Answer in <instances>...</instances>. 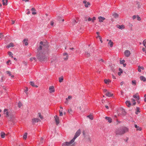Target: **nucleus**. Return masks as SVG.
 Returning a JSON list of instances; mask_svg holds the SVG:
<instances>
[{"label": "nucleus", "instance_id": "obj_1", "mask_svg": "<svg viewBox=\"0 0 146 146\" xmlns=\"http://www.w3.org/2000/svg\"><path fill=\"white\" fill-rule=\"evenodd\" d=\"M48 45L46 43L41 41L40 42L39 47L38 49L37 58L40 61H45L46 60V58L44 56V54L47 52Z\"/></svg>", "mask_w": 146, "mask_h": 146}, {"label": "nucleus", "instance_id": "obj_2", "mask_svg": "<svg viewBox=\"0 0 146 146\" xmlns=\"http://www.w3.org/2000/svg\"><path fill=\"white\" fill-rule=\"evenodd\" d=\"M81 131L78 129L75 133L73 138L69 142H66L63 143L62 144V146H74L75 142H74L76 139L78 137L80 134Z\"/></svg>", "mask_w": 146, "mask_h": 146}, {"label": "nucleus", "instance_id": "obj_3", "mask_svg": "<svg viewBox=\"0 0 146 146\" xmlns=\"http://www.w3.org/2000/svg\"><path fill=\"white\" fill-rule=\"evenodd\" d=\"M4 114L5 115V116L6 117H9L10 116V118L11 119L12 118H14V116L13 115H10L9 112L8 111L7 109H5L3 111Z\"/></svg>", "mask_w": 146, "mask_h": 146}, {"label": "nucleus", "instance_id": "obj_4", "mask_svg": "<svg viewBox=\"0 0 146 146\" xmlns=\"http://www.w3.org/2000/svg\"><path fill=\"white\" fill-rule=\"evenodd\" d=\"M116 134L117 135H121L123 134L122 129H118L115 132Z\"/></svg>", "mask_w": 146, "mask_h": 146}, {"label": "nucleus", "instance_id": "obj_5", "mask_svg": "<svg viewBox=\"0 0 146 146\" xmlns=\"http://www.w3.org/2000/svg\"><path fill=\"white\" fill-rule=\"evenodd\" d=\"M49 92L50 93L54 92H55V89L54 86H50L49 87Z\"/></svg>", "mask_w": 146, "mask_h": 146}, {"label": "nucleus", "instance_id": "obj_6", "mask_svg": "<svg viewBox=\"0 0 146 146\" xmlns=\"http://www.w3.org/2000/svg\"><path fill=\"white\" fill-rule=\"evenodd\" d=\"M54 118L56 125H58L59 123V117L56 115L54 117Z\"/></svg>", "mask_w": 146, "mask_h": 146}, {"label": "nucleus", "instance_id": "obj_7", "mask_svg": "<svg viewBox=\"0 0 146 146\" xmlns=\"http://www.w3.org/2000/svg\"><path fill=\"white\" fill-rule=\"evenodd\" d=\"M124 54L126 57H128L130 56V52L129 50H127L125 51Z\"/></svg>", "mask_w": 146, "mask_h": 146}, {"label": "nucleus", "instance_id": "obj_8", "mask_svg": "<svg viewBox=\"0 0 146 146\" xmlns=\"http://www.w3.org/2000/svg\"><path fill=\"white\" fill-rule=\"evenodd\" d=\"M122 129L124 134L128 132L129 131V129L127 127H124Z\"/></svg>", "mask_w": 146, "mask_h": 146}, {"label": "nucleus", "instance_id": "obj_9", "mask_svg": "<svg viewBox=\"0 0 146 146\" xmlns=\"http://www.w3.org/2000/svg\"><path fill=\"white\" fill-rule=\"evenodd\" d=\"M98 19H99V22H103V21L105 19V18L104 17L100 16L98 17Z\"/></svg>", "mask_w": 146, "mask_h": 146}, {"label": "nucleus", "instance_id": "obj_10", "mask_svg": "<svg viewBox=\"0 0 146 146\" xmlns=\"http://www.w3.org/2000/svg\"><path fill=\"white\" fill-rule=\"evenodd\" d=\"M106 96L108 97L112 96L113 95V94H111L109 92H107L105 94Z\"/></svg>", "mask_w": 146, "mask_h": 146}, {"label": "nucleus", "instance_id": "obj_11", "mask_svg": "<svg viewBox=\"0 0 146 146\" xmlns=\"http://www.w3.org/2000/svg\"><path fill=\"white\" fill-rule=\"evenodd\" d=\"M83 3L85 4V6L86 7H88V6L90 5V3L89 2H87L86 1H84Z\"/></svg>", "mask_w": 146, "mask_h": 146}, {"label": "nucleus", "instance_id": "obj_12", "mask_svg": "<svg viewBox=\"0 0 146 146\" xmlns=\"http://www.w3.org/2000/svg\"><path fill=\"white\" fill-rule=\"evenodd\" d=\"M40 120L38 118H34L32 119V122L33 124H35L36 122H38Z\"/></svg>", "mask_w": 146, "mask_h": 146}, {"label": "nucleus", "instance_id": "obj_13", "mask_svg": "<svg viewBox=\"0 0 146 146\" xmlns=\"http://www.w3.org/2000/svg\"><path fill=\"white\" fill-rule=\"evenodd\" d=\"M105 118L110 123L112 122V119L110 117H105Z\"/></svg>", "mask_w": 146, "mask_h": 146}, {"label": "nucleus", "instance_id": "obj_14", "mask_svg": "<svg viewBox=\"0 0 146 146\" xmlns=\"http://www.w3.org/2000/svg\"><path fill=\"white\" fill-rule=\"evenodd\" d=\"M112 16L115 18H117L118 17L119 15L117 13L114 12L112 14Z\"/></svg>", "mask_w": 146, "mask_h": 146}, {"label": "nucleus", "instance_id": "obj_15", "mask_svg": "<svg viewBox=\"0 0 146 146\" xmlns=\"http://www.w3.org/2000/svg\"><path fill=\"white\" fill-rule=\"evenodd\" d=\"M135 127L136 128V130L137 131H141L142 130V128L140 127L139 126H138L136 124L135 125Z\"/></svg>", "mask_w": 146, "mask_h": 146}, {"label": "nucleus", "instance_id": "obj_16", "mask_svg": "<svg viewBox=\"0 0 146 146\" xmlns=\"http://www.w3.org/2000/svg\"><path fill=\"white\" fill-rule=\"evenodd\" d=\"M5 0H2L3 4V5H6L8 2V0H5Z\"/></svg>", "mask_w": 146, "mask_h": 146}, {"label": "nucleus", "instance_id": "obj_17", "mask_svg": "<svg viewBox=\"0 0 146 146\" xmlns=\"http://www.w3.org/2000/svg\"><path fill=\"white\" fill-rule=\"evenodd\" d=\"M14 46L13 44L12 43H11L8 45L6 47L7 48H9L10 47H13Z\"/></svg>", "mask_w": 146, "mask_h": 146}, {"label": "nucleus", "instance_id": "obj_18", "mask_svg": "<svg viewBox=\"0 0 146 146\" xmlns=\"http://www.w3.org/2000/svg\"><path fill=\"white\" fill-rule=\"evenodd\" d=\"M30 84L32 86L34 87H35L36 88L38 87V86L36 85H35L34 83L33 82H30Z\"/></svg>", "mask_w": 146, "mask_h": 146}, {"label": "nucleus", "instance_id": "obj_19", "mask_svg": "<svg viewBox=\"0 0 146 146\" xmlns=\"http://www.w3.org/2000/svg\"><path fill=\"white\" fill-rule=\"evenodd\" d=\"M108 44H109L110 45V47H111L113 46V43L111 41V40H110Z\"/></svg>", "mask_w": 146, "mask_h": 146}, {"label": "nucleus", "instance_id": "obj_20", "mask_svg": "<svg viewBox=\"0 0 146 146\" xmlns=\"http://www.w3.org/2000/svg\"><path fill=\"white\" fill-rule=\"evenodd\" d=\"M31 10L32 11V14L33 15H35L36 14V12H35L36 10L34 8H33Z\"/></svg>", "mask_w": 146, "mask_h": 146}, {"label": "nucleus", "instance_id": "obj_21", "mask_svg": "<svg viewBox=\"0 0 146 146\" xmlns=\"http://www.w3.org/2000/svg\"><path fill=\"white\" fill-rule=\"evenodd\" d=\"M117 27L119 28V29H122L124 28V25H117Z\"/></svg>", "mask_w": 146, "mask_h": 146}, {"label": "nucleus", "instance_id": "obj_22", "mask_svg": "<svg viewBox=\"0 0 146 146\" xmlns=\"http://www.w3.org/2000/svg\"><path fill=\"white\" fill-rule=\"evenodd\" d=\"M140 79L141 80H143L144 82H145L146 81V78L143 76H140Z\"/></svg>", "mask_w": 146, "mask_h": 146}, {"label": "nucleus", "instance_id": "obj_23", "mask_svg": "<svg viewBox=\"0 0 146 146\" xmlns=\"http://www.w3.org/2000/svg\"><path fill=\"white\" fill-rule=\"evenodd\" d=\"M28 40L27 39H24L23 40V42L25 46H27L28 45V43L27 42Z\"/></svg>", "mask_w": 146, "mask_h": 146}, {"label": "nucleus", "instance_id": "obj_24", "mask_svg": "<svg viewBox=\"0 0 146 146\" xmlns=\"http://www.w3.org/2000/svg\"><path fill=\"white\" fill-rule=\"evenodd\" d=\"M104 82L105 84H108L110 82V80L109 79L108 80L105 79L104 80Z\"/></svg>", "mask_w": 146, "mask_h": 146}, {"label": "nucleus", "instance_id": "obj_25", "mask_svg": "<svg viewBox=\"0 0 146 146\" xmlns=\"http://www.w3.org/2000/svg\"><path fill=\"white\" fill-rule=\"evenodd\" d=\"M125 103L127 105V106L128 107H129L131 106V103L129 101H126L125 102Z\"/></svg>", "mask_w": 146, "mask_h": 146}, {"label": "nucleus", "instance_id": "obj_26", "mask_svg": "<svg viewBox=\"0 0 146 146\" xmlns=\"http://www.w3.org/2000/svg\"><path fill=\"white\" fill-rule=\"evenodd\" d=\"M63 77L61 76L59 78V81L60 82H61L63 81Z\"/></svg>", "mask_w": 146, "mask_h": 146}, {"label": "nucleus", "instance_id": "obj_27", "mask_svg": "<svg viewBox=\"0 0 146 146\" xmlns=\"http://www.w3.org/2000/svg\"><path fill=\"white\" fill-rule=\"evenodd\" d=\"M7 76L10 77V78H13L14 77V75L12 74H7Z\"/></svg>", "mask_w": 146, "mask_h": 146}, {"label": "nucleus", "instance_id": "obj_28", "mask_svg": "<svg viewBox=\"0 0 146 146\" xmlns=\"http://www.w3.org/2000/svg\"><path fill=\"white\" fill-rule=\"evenodd\" d=\"M5 134L3 132H1V136L2 138H4L5 137Z\"/></svg>", "mask_w": 146, "mask_h": 146}, {"label": "nucleus", "instance_id": "obj_29", "mask_svg": "<svg viewBox=\"0 0 146 146\" xmlns=\"http://www.w3.org/2000/svg\"><path fill=\"white\" fill-rule=\"evenodd\" d=\"M27 133H25V134L23 135V138L24 139H27Z\"/></svg>", "mask_w": 146, "mask_h": 146}, {"label": "nucleus", "instance_id": "obj_30", "mask_svg": "<svg viewBox=\"0 0 146 146\" xmlns=\"http://www.w3.org/2000/svg\"><path fill=\"white\" fill-rule=\"evenodd\" d=\"M87 117L89 118L91 120H92L93 119V116L91 115L87 116Z\"/></svg>", "mask_w": 146, "mask_h": 146}, {"label": "nucleus", "instance_id": "obj_31", "mask_svg": "<svg viewBox=\"0 0 146 146\" xmlns=\"http://www.w3.org/2000/svg\"><path fill=\"white\" fill-rule=\"evenodd\" d=\"M85 55L87 57H88L90 56V53H88V52H86L85 53Z\"/></svg>", "mask_w": 146, "mask_h": 146}, {"label": "nucleus", "instance_id": "obj_32", "mask_svg": "<svg viewBox=\"0 0 146 146\" xmlns=\"http://www.w3.org/2000/svg\"><path fill=\"white\" fill-rule=\"evenodd\" d=\"M8 54L12 58L13 57V54L11 52H8Z\"/></svg>", "mask_w": 146, "mask_h": 146}, {"label": "nucleus", "instance_id": "obj_33", "mask_svg": "<svg viewBox=\"0 0 146 146\" xmlns=\"http://www.w3.org/2000/svg\"><path fill=\"white\" fill-rule=\"evenodd\" d=\"M143 45L145 46L146 48V39L144 40L143 42Z\"/></svg>", "mask_w": 146, "mask_h": 146}, {"label": "nucleus", "instance_id": "obj_34", "mask_svg": "<svg viewBox=\"0 0 146 146\" xmlns=\"http://www.w3.org/2000/svg\"><path fill=\"white\" fill-rule=\"evenodd\" d=\"M132 84L133 85H134V86L135 85H136V81L135 80H132Z\"/></svg>", "mask_w": 146, "mask_h": 146}, {"label": "nucleus", "instance_id": "obj_35", "mask_svg": "<svg viewBox=\"0 0 146 146\" xmlns=\"http://www.w3.org/2000/svg\"><path fill=\"white\" fill-rule=\"evenodd\" d=\"M87 140V141L89 142H91V139L89 136H88Z\"/></svg>", "mask_w": 146, "mask_h": 146}, {"label": "nucleus", "instance_id": "obj_36", "mask_svg": "<svg viewBox=\"0 0 146 146\" xmlns=\"http://www.w3.org/2000/svg\"><path fill=\"white\" fill-rule=\"evenodd\" d=\"M121 111L122 112V114L123 115H125L126 114V112H125V110L123 109H121Z\"/></svg>", "mask_w": 146, "mask_h": 146}, {"label": "nucleus", "instance_id": "obj_37", "mask_svg": "<svg viewBox=\"0 0 146 146\" xmlns=\"http://www.w3.org/2000/svg\"><path fill=\"white\" fill-rule=\"evenodd\" d=\"M139 112V108H137L136 109V111L135 112V113L137 114H138V113Z\"/></svg>", "mask_w": 146, "mask_h": 146}, {"label": "nucleus", "instance_id": "obj_38", "mask_svg": "<svg viewBox=\"0 0 146 146\" xmlns=\"http://www.w3.org/2000/svg\"><path fill=\"white\" fill-rule=\"evenodd\" d=\"M38 114L39 115V117L41 119H43V117L41 115L40 113H38Z\"/></svg>", "mask_w": 146, "mask_h": 146}, {"label": "nucleus", "instance_id": "obj_39", "mask_svg": "<svg viewBox=\"0 0 146 146\" xmlns=\"http://www.w3.org/2000/svg\"><path fill=\"white\" fill-rule=\"evenodd\" d=\"M22 105L21 103L19 102L18 103V106L19 108H20L21 107V106H22Z\"/></svg>", "mask_w": 146, "mask_h": 146}, {"label": "nucleus", "instance_id": "obj_40", "mask_svg": "<svg viewBox=\"0 0 146 146\" xmlns=\"http://www.w3.org/2000/svg\"><path fill=\"white\" fill-rule=\"evenodd\" d=\"M135 100L134 99H132V102H133V105H135L136 104V102H135Z\"/></svg>", "mask_w": 146, "mask_h": 146}, {"label": "nucleus", "instance_id": "obj_41", "mask_svg": "<svg viewBox=\"0 0 146 146\" xmlns=\"http://www.w3.org/2000/svg\"><path fill=\"white\" fill-rule=\"evenodd\" d=\"M62 111V110H60L59 111L60 116H62L63 115V113Z\"/></svg>", "mask_w": 146, "mask_h": 146}, {"label": "nucleus", "instance_id": "obj_42", "mask_svg": "<svg viewBox=\"0 0 146 146\" xmlns=\"http://www.w3.org/2000/svg\"><path fill=\"white\" fill-rule=\"evenodd\" d=\"M28 90V88L26 87V89L25 90L24 92L26 93V94H27V92Z\"/></svg>", "mask_w": 146, "mask_h": 146}, {"label": "nucleus", "instance_id": "obj_43", "mask_svg": "<svg viewBox=\"0 0 146 146\" xmlns=\"http://www.w3.org/2000/svg\"><path fill=\"white\" fill-rule=\"evenodd\" d=\"M77 22L74 19L72 21V24L73 25H74Z\"/></svg>", "mask_w": 146, "mask_h": 146}, {"label": "nucleus", "instance_id": "obj_44", "mask_svg": "<svg viewBox=\"0 0 146 146\" xmlns=\"http://www.w3.org/2000/svg\"><path fill=\"white\" fill-rule=\"evenodd\" d=\"M137 7L138 8H140V6H141V5L139 4V3L138 2H137Z\"/></svg>", "mask_w": 146, "mask_h": 146}, {"label": "nucleus", "instance_id": "obj_45", "mask_svg": "<svg viewBox=\"0 0 146 146\" xmlns=\"http://www.w3.org/2000/svg\"><path fill=\"white\" fill-rule=\"evenodd\" d=\"M119 70L120 72H119L118 73H122V70L120 68H119Z\"/></svg>", "mask_w": 146, "mask_h": 146}, {"label": "nucleus", "instance_id": "obj_46", "mask_svg": "<svg viewBox=\"0 0 146 146\" xmlns=\"http://www.w3.org/2000/svg\"><path fill=\"white\" fill-rule=\"evenodd\" d=\"M43 143V139L41 137L40 139V144H42Z\"/></svg>", "mask_w": 146, "mask_h": 146}, {"label": "nucleus", "instance_id": "obj_47", "mask_svg": "<svg viewBox=\"0 0 146 146\" xmlns=\"http://www.w3.org/2000/svg\"><path fill=\"white\" fill-rule=\"evenodd\" d=\"M72 98V96H68V98L66 99V100L68 101V99H71Z\"/></svg>", "mask_w": 146, "mask_h": 146}, {"label": "nucleus", "instance_id": "obj_48", "mask_svg": "<svg viewBox=\"0 0 146 146\" xmlns=\"http://www.w3.org/2000/svg\"><path fill=\"white\" fill-rule=\"evenodd\" d=\"M137 20H139V21H140L141 19L140 18V17L138 15H137Z\"/></svg>", "mask_w": 146, "mask_h": 146}, {"label": "nucleus", "instance_id": "obj_49", "mask_svg": "<svg viewBox=\"0 0 146 146\" xmlns=\"http://www.w3.org/2000/svg\"><path fill=\"white\" fill-rule=\"evenodd\" d=\"M30 59L31 61H32L33 60H35L36 58L35 57H33L30 58Z\"/></svg>", "mask_w": 146, "mask_h": 146}, {"label": "nucleus", "instance_id": "obj_50", "mask_svg": "<svg viewBox=\"0 0 146 146\" xmlns=\"http://www.w3.org/2000/svg\"><path fill=\"white\" fill-rule=\"evenodd\" d=\"M138 71L139 72H141V68H140V66H138Z\"/></svg>", "mask_w": 146, "mask_h": 146}, {"label": "nucleus", "instance_id": "obj_51", "mask_svg": "<svg viewBox=\"0 0 146 146\" xmlns=\"http://www.w3.org/2000/svg\"><path fill=\"white\" fill-rule=\"evenodd\" d=\"M125 62V60H122L120 61V63L121 64H123Z\"/></svg>", "mask_w": 146, "mask_h": 146}, {"label": "nucleus", "instance_id": "obj_52", "mask_svg": "<svg viewBox=\"0 0 146 146\" xmlns=\"http://www.w3.org/2000/svg\"><path fill=\"white\" fill-rule=\"evenodd\" d=\"M68 112L72 114V111L71 110H68Z\"/></svg>", "mask_w": 146, "mask_h": 146}, {"label": "nucleus", "instance_id": "obj_53", "mask_svg": "<svg viewBox=\"0 0 146 146\" xmlns=\"http://www.w3.org/2000/svg\"><path fill=\"white\" fill-rule=\"evenodd\" d=\"M96 20V18L95 17H94L92 19V22H94V21Z\"/></svg>", "mask_w": 146, "mask_h": 146}, {"label": "nucleus", "instance_id": "obj_54", "mask_svg": "<svg viewBox=\"0 0 146 146\" xmlns=\"http://www.w3.org/2000/svg\"><path fill=\"white\" fill-rule=\"evenodd\" d=\"M144 97L145 98L144 101L145 102H146V94H145Z\"/></svg>", "mask_w": 146, "mask_h": 146}, {"label": "nucleus", "instance_id": "obj_55", "mask_svg": "<svg viewBox=\"0 0 146 146\" xmlns=\"http://www.w3.org/2000/svg\"><path fill=\"white\" fill-rule=\"evenodd\" d=\"M3 35L2 33H0V38H2V37H3Z\"/></svg>", "mask_w": 146, "mask_h": 146}, {"label": "nucleus", "instance_id": "obj_56", "mask_svg": "<svg viewBox=\"0 0 146 146\" xmlns=\"http://www.w3.org/2000/svg\"><path fill=\"white\" fill-rule=\"evenodd\" d=\"M103 91L104 92H105L106 93L108 92L107 90L106 89H104Z\"/></svg>", "mask_w": 146, "mask_h": 146}, {"label": "nucleus", "instance_id": "obj_57", "mask_svg": "<svg viewBox=\"0 0 146 146\" xmlns=\"http://www.w3.org/2000/svg\"><path fill=\"white\" fill-rule=\"evenodd\" d=\"M112 78L113 79H116V76H115V75H112Z\"/></svg>", "mask_w": 146, "mask_h": 146}, {"label": "nucleus", "instance_id": "obj_58", "mask_svg": "<svg viewBox=\"0 0 146 146\" xmlns=\"http://www.w3.org/2000/svg\"><path fill=\"white\" fill-rule=\"evenodd\" d=\"M4 79H5L4 77L3 76H2L1 77V81H3Z\"/></svg>", "mask_w": 146, "mask_h": 146}, {"label": "nucleus", "instance_id": "obj_59", "mask_svg": "<svg viewBox=\"0 0 146 146\" xmlns=\"http://www.w3.org/2000/svg\"><path fill=\"white\" fill-rule=\"evenodd\" d=\"M54 24V23L53 21H51L50 23V25L52 26Z\"/></svg>", "mask_w": 146, "mask_h": 146}, {"label": "nucleus", "instance_id": "obj_60", "mask_svg": "<svg viewBox=\"0 0 146 146\" xmlns=\"http://www.w3.org/2000/svg\"><path fill=\"white\" fill-rule=\"evenodd\" d=\"M99 39H100V40L101 43H102L103 42V41L102 40V38L101 37H100Z\"/></svg>", "mask_w": 146, "mask_h": 146}, {"label": "nucleus", "instance_id": "obj_61", "mask_svg": "<svg viewBox=\"0 0 146 146\" xmlns=\"http://www.w3.org/2000/svg\"><path fill=\"white\" fill-rule=\"evenodd\" d=\"M27 10L28 11V12H27V14H28V15H29V14H30V11H29V9H27Z\"/></svg>", "mask_w": 146, "mask_h": 146}, {"label": "nucleus", "instance_id": "obj_62", "mask_svg": "<svg viewBox=\"0 0 146 146\" xmlns=\"http://www.w3.org/2000/svg\"><path fill=\"white\" fill-rule=\"evenodd\" d=\"M136 18V16L135 15H133V17H132V18L133 19H135Z\"/></svg>", "mask_w": 146, "mask_h": 146}, {"label": "nucleus", "instance_id": "obj_63", "mask_svg": "<svg viewBox=\"0 0 146 146\" xmlns=\"http://www.w3.org/2000/svg\"><path fill=\"white\" fill-rule=\"evenodd\" d=\"M68 56H66V58H64V60H66L67 59H68Z\"/></svg>", "mask_w": 146, "mask_h": 146}, {"label": "nucleus", "instance_id": "obj_64", "mask_svg": "<svg viewBox=\"0 0 146 146\" xmlns=\"http://www.w3.org/2000/svg\"><path fill=\"white\" fill-rule=\"evenodd\" d=\"M146 50L145 48H142V50L143 52H145L146 51Z\"/></svg>", "mask_w": 146, "mask_h": 146}]
</instances>
